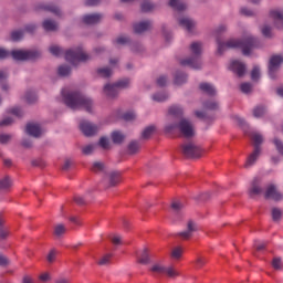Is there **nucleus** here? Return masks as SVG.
<instances>
[{
	"label": "nucleus",
	"mask_w": 283,
	"mask_h": 283,
	"mask_svg": "<svg viewBox=\"0 0 283 283\" xmlns=\"http://www.w3.org/2000/svg\"><path fill=\"white\" fill-rule=\"evenodd\" d=\"M217 44L218 54H224V50H228L229 48H239L242 50V54H244V56H249V54H251V50H253V48H258V39L253 38L252 35H248L242 40L231 39L227 42H222L220 39H217Z\"/></svg>",
	"instance_id": "1"
},
{
	"label": "nucleus",
	"mask_w": 283,
	"mask_h": 283,
	"mask_svg": "<svg viewBox=\"0 0 283 283\" xmlns=\"http://www.w3.org/2000/svg\"><path fill=\"white\" fill-rule=\"evenodd\" d=\"M62 96L65 105L71 109H78L83 107L88 114H92V107L94 103L90 97L78 92L65 93V90H62Z\"/></svg>",
	"instance_id": "2"
},
{
	"label": "nucleus",
	"mask_w": 283,
	"mask_h": 283,
	"mask_svg": "<svg viewBox=\"0 0 283 283\" xmlns=\"http://www.w3.org/2000/svg\"><path fill=\"white\" fill-rule=\"evenodd\" d=\"M191 57L180 60V65L184 67L188 65L192 70H200L202 67V43L193 42L190 44Z\"/></svg>",
	"instance_id": "3"
},
{
	"label": "nucleus",
	"mask_w": 283,
	"mask_h": 283,
	"mask_svg": "<svg viewBox=\"0 0 283 283\" xmlns=\"http://www.w3.org/2000/svg\"><path fill=\"white\" fill-rule=\"evenodd\" d=\"M178 129L185 138L193 137V125L188 119L182 118L179 124H168L165 127L166 134H171V132Z\"/></svg>",
	"instance_id": "4"
},
{
	"label": "nucleus",
	"mask_w": 283,
	"mask_h": 283,
	"mask_svg": "<svg viewBox=\"0 0 283 283\" xmlns=\"http://www.w3.org/2000/svg\"><path fill=\"white\" fill-rule=\"evenodd\" d=\"M251 140L254 143V150L253 153L248 157L245 167H251L255 165V160L260 157V153L262 151V148H260V145L264 142V138L259 133H252L250 135Z\"/></svg>",
	"instance_id": "5"
},
{
	"label": "nucleus",
	"mask_w": 283,
	"mask_h": 283,
	"mask_svg": "<svg viewBox=\"0 0 283 283\" xmlns=\"http://www.w3.org/2000/svg\"><path fill=\"white\" fill-rule=\"evenodd\" d=\"M65 61L72 65H76V63H85V61H90V55L83 52V48L78 46L65 52Z\"/></svg>",
	"instance_id": "6"
},
{
	"label": "nucleus",
	"mask_w": 283,
	"mask_h": 283,
	"mask_svg": "<svg viewBox=\"0 0 283 283\" xmlns=\"http://www.w3.org/2000/svg\"><path fill=\"white\" fill-rule=\"evenodd\" d=\"M129 87V78L119 80L115 84H106L104 86V93L108 98H116L118 96V90H125Z\"/></svg>",
	"instance_id": "7"
},
{
	"label": "nucleus",
	"mask_w": 283,
	"mask_h": 283,
	"mask_svg": "<svg viewBox=\"0 0 283 283\" xmlns=\"http://www.w3.org/2000/svg\"><path fill=\"white\" fill-rule=\"evenodd\" d=\"M11 56L14 61H34L41 56V52L36 50H13Z\"/></svg>",
	"instance_id": "8"
},
{
	"label": "nucleus",
	"mask_w": 283,
	"mask_h": 283,
	"mask_svg": "<svg viewBox=\"0 0 283 283\" xmlns=\"http://www.w3.org/2000/svg\"><path fill=\"white\" fill-rule=\"evenodd\" d=\"M181 151L186 158H200L202 149L191 143L181 145Z\"/></svg>",
	"instance_id": "9"
},
{
	"label": "nucleus",
	"mask_w": 283,
	"mask_h": 283,
	"mask_svg": "<svg viewBox=\"0 0 283 283\" xmlns=\"http://www.w3.org/2000/svg\"><path fill=\"white\" fill-rule=\"evenodd\" d=\"M151 273L155 275H168V277H176L178 272L174 268H165L161 264H155L150 268Z\"/></svg>",
	"instance_id": "10"
},
{
	"label": "nucleus",
	"mask_w": 283,
	"mask_h": 283,
	"mask_svg": "<svg viewBox=\"0 0 283 283\" xmlns=\"http://www.w3.org/2000/svg\"><path fill=\"white\" fill-rule=\"evenodd\" d=\"M283 63L282 55H272L269 62V76L270 78H275V72L280 70V65Z\"/></svg>",
	"instance_id": "11"
},
{
	"label": "nucleus",
	"mask_w": 283,
	"mask_h": 283,
	"mask_svg": "<svg viewBox=\"0 0 283 283\" xmlns=\"http://www.w3.org/2000/svg\"><path fill=\"white\" fill-rule=\"evenodd\" d=\"M80 129L82 134H84V136H87V137L95 136V134L98 133V126L85 119L80 122Z\"/></svg>",
	"instance_id": "12"
},
{
	"label": "nucleus",
	"mask_w": 283,
	"mask_h": 283,
	"mask_svg": "<svg viewBox=\"0 0 283 283\" xmlns=\"http://www.w3.org/2000/svg\"><path fill=\"white\" fill-rule=\"evenodd\" d=\"M264 198L266 200H274L275 202H280V200L283 199V196L280 191H277L275 185H270L265 190Z\"/></svg>",
	"instance_id": "13"
},
{
	"label": "nucleus",
	"mask_w": 283,
	"mask_h": 283,
	"mask_svg": "<svg viewBox=\"0 0 283 283\" xmlns=\"http://www.w3.org/2000/svg\"><path fill=\"white\" fill-rule=\"evenodd\" d=\"M229 70L237 74V76L242 77L247 72V65L240 61H232L230 63Z\"/></svg>",
	"instance_id": "14"
},
{
	"label": "nucleus",
	"mask_w": 283,
	"mask_h": 283,
	"mask_svg": "<svg viewBox=\"0 0 283 283\" xmlns=\"http://www.w3.org/2000/svg\"><path fill=\"white\" fill-rule=\"evenodd\" d=\"M102 19H103V14L92 13V14L83 15L82 21L83 23H85V25H94L96 23H101Z\"/></svg>",
	"instance_id": "15"
},
{
	"label": "nucleus",
	"mask_w": 283,
	"mask_h": 283,
	"mask_svg": "<svg viewBox=\"0 0 283 283\" xmlns=\"http://www.w3.org/2000/svg\"><path fill=\"white\" fill-rule=\"evenodd\" d=\"M25 133L33 138H39L42 134L41 126L39 124L29 123L25 127Z\"/></svg>",
	"instance_id": "16"
},
{
	"label": "nucleus",
	"mask_w": 283,
	"mask_h": 283,
	"mask_svg": "<svg viewBox=\"0 0 283 283\" xmlns=\"http://www.w3.org/2000/svg\"><path fill=\"white\" fill-rule=\"evenodd\" d=\"M199 90L203 94H207V96H216V94H218V91H216V86L207 82H202L201 84H199Z\"/></svg>",
	"instance_id": "17"
},
{
	"label": "nucleus",
	"mask_w": 283,
	"mask_h": 283,
	"mask_svg": "<svg viewBox=\"0 0 283 283\" xmlns=\"http://www.w3.org/2000/svg\"><path fill=\"white\" fill-rule=\"evenodd\" d=\"M135 34H143V32H147V30L151 29V21H143L135 23L133 25Z\"/></svg>",
	"instance_id": "18"
},
{
	"label": "nucleus",
	"mask_w": 283,
	"mask_h": 283,
	"mask_svg": "<svg viewBox=\"0 0 283 283\" xmlns=\"http://www.w3.org/2000/svg\"><path fill=\"white\" fill-rule=\"evenodd\" d=\"M42 28L45 32H56L59 30V23L52 19H46L42 22Z\"/></svg>",
	"instance_id": "19"
},
{
	"label": "nucleus",
	"mask_w": 283,
	"mask_h": 283,
	"mask_svg": "<svg viewBox=\"0 0 283 283\" xmlns=\"http://www.w3.org/2000/svg\"><path fill=\"white\" fill-rule=\"evenodd\" d=\"M187 229V231L179 233L181 240H189V238H191L193 231H197L196 223L193 221H188Z\"/></svg>",
	"instance_id": "20"
},
{
	"label": "nucleus",
	"mask_w": 283,
	"mask_h": 283,
	"mask_svg": "<svg viewBox=\"0 0 283 283\" xmlns=\"http://www.w3.org/2000/svg\"><path fill=\"white\" fill-rule=\"evenodd\" d=\"M249 193L251 197L260 196L262 193V187H260V179L254 178L251 184V188L249 189Z\"/></svg>",
	"instance_id": "21"
},
{
	"label": "nucleus",
	"mask_w": 283,
	"mask_h": 283,
	"mask_svg": "<svg viewBox=\"0 0 283 283\" xmlns=\"http://www.w3.org/2000/svg\"><path fill=\"white\" fill-rule=\"evenodd\" d=\"M179 25L185 28L187 32H192L193 28H196V22L189 18H181L179 19Z\"/></svg>",
	"instance_id": "22"
},
{
	"label": "nucleus",
	"mask_w": 283,
	"mask_h": 283,
	"mask_svg": "<svg viewBox=\"0 0 283 283\" xmlns=\"http://www.w3.org/2000/svg\"><path fill=\"white\" fill-rule=\"evenodd\" d=\"M270 17L274 19L276 28H283V13L280 10L270 11Z\"/></svg>",
	"instance_id": "23"
},
{
	"label": "nucleus",
	"mask_w": 283,
	"mask_h": 283,
	"mask_svg": "<svg viewBox=\"0 0 283 283\" xmlns=\"http://www.w3.org/2000/svg\"><path fill=\"white\" fill-rule=\"evenodd\" d=\"M182 209L185 206L180 201H174L171 203L172 214L177 217V220H180V216H182Z\"/></svg>",
	"instance_id": "24"
},
{
	"label": "nucleus",
	"mask_w": 283,
	"mask_h": 283,
	"mask_svg": "<svg viewBox=\"0 0 283 283\" xmlns=\"http://www.w3.org/2000/svg\"><path fill=\"white\" fill-rule=\"evenodd\" d=\"M169 6L172 10H177V12H185L187 10V4L180 0H169Z\"/></svg>",
	"instance_id": "25"
},
{
	"label": "nucleus",
	"mask_w": 283,
	"mask_h": 283,
	"mask_svg": "<svg viewBox=\"0 0 283 283\" xmlns=\"http://www.w3.org/2000/svg\"><path fill=\"white\" fill-rule=\"evenodd\" d=\"M137 261L139 264H149V249L145 248L140 253H138Z\"/></svg>",
	"instance_id": "26"
},
{
	"label": "nucleus",
	"mask_w": 283,
	"mask_h": 283,
	"mask_svg": "<svg viewBox=\"0 0 283 283\" xmlns=\"http://www.w3.org/2000/svg\"><path fill=\"white\" fill-rule=\"evenodd\" d=\"M41 9L46 12H52V14H55L56 17H61V9L54 4H44Z\"/></svg>",
	"instance_id": "27"
},
{
	"label": "nucleus",
	"mask_w": 283,
	"mask_h": 283,
	"mask_svg": "<svg viewBox=\"0 0 283 283\" xmlns=\"http://www.w3.org/2000/svg\"><path fill=\"white\" fill-rule=\"evenodd\" d=\"M111 138L115 145H120V143L125 140V135L118 130H115L112 133Z\"/></svg>",
	"instance_id": "28"
},
{
	"label": "nucleus",
	"mask_w": 283,
	"mask_h": 283,
	"mask_svg": "<svg viewBox=\"0 0 283 283\" xmlns=\"http://www.w3.org/2000/svg\"><path fill=\"white\" fill-rule=\"evenodd\" d=\"M168 114L170 116H175L176 118H180V116H182V107L172 105L169 107Z\"/></svg>",
	"instance_id": "29"
},
{
	"label": "nucleus",
	"mask_w": 283,
	"mask_h": 283,
	"mask_svg": "<svg viewBox=\"0 0 283 283\" xmlns=\"http://www.w3.org/2000/svg\"><path fill=\"white\" fill-rule=\"evenodd\" d=\"M120 182V172H111L109 174V187H116Z\"/></svg>",
	"instance_id": "30"
},
{
	"label": "nucleus",
	"mask_w": 283,
	"mask_h": 283,
	"mask_svg": "<svg viewBox=\"0 0 283 283\" xmlns=\"http://www.w3.org/2000/svg\"><path fill=\"white\" fill-rule=\"evenodd\" d=\"M184 83H187V74L177 72L175 75V85H182Z\"/></svg>",
	"instance_id": "31"
},
{
	"label": "nucleus",
	"mask_w": 283,
	"mask_h": 283,
	"mask_svg": "<svg viewBox=\"0 0 283 283\" xmlns=\"http://www.w3.org/2000/svg\"><path fill=\"white\" fill-rule=\"evenodd\" d=\"M112 253L105 254L104 256H102L98 261L97 264L99 266H107V264L112 263Z\"/></svg>",
	"instance_id": "32"
},
{
	"label": "nucleus",
	"mask_w": 283,
	"mask_h": 283,
	"mask_svg": "<svg viewBox=\"0 0 283 283\" xmlns=\"http://www.w3.org/2000/svg\"><path fill=\"white\" fill-rule=\"evenodd\" d=\"M24 98L29 105H32V104L36 103V99H38L36 93H34L32 91H28Z\"/></svg>",
	"instance_id": "33"
},
{
	"label": "nucleus",
	"mask_w": 283,
	"mask_h": 283,
	"mask_svg": "<svg viewBox=\"0 0 283 283\" xmlns=\"http://www.w3.org/2000/svg\"><path fill=\"white\" fill-rule=\"evenodd\" d=\"M154 132H156V127L155 126H148L144 129V132L142 133V138H144V140H147L148 138H151V134H154Z\"/></svg>",
	"instance_id": "34"
},
{
	"label": "nucleus",
	"mask_w": 283,
	"mask_h": 283,
	"mask_svg": "<svg viewBox=\"0 0 283 283\" xmlns=\"http://www.w3.org/2000/svg\"><path fill=\"white\" fill-rule=\"evenodd\" d=\"M72 69L67 65H61L57 69L59 76H70Z\"/></svg>",
	"instance_id": "35"
},
{
	"label": "nucleus",
	"mask_w": 283,
	"mask_h": 283,
	"mask_svg": "<svg viewBox=\"0 0 283 283\" xmlns=\"http://www.w3.org/2000/svg\"><path fill=\"white\" fill-rule=\"evenodd\" d=\"M265 114H266V107H264V106H256L253 109L254 118H262V116L265 115Z\"/></svg>",
	"instance_id": "36"
},
{
	"label": "nucleus",
	"mask_w": 283,
	"mask_h": 283,
	"mask_svg": "<svg viewBox=\"0 0 283 283\" xmlns=\"http://www.w3.org/2000/svg\"><path fill=\"white\" fill-rule=\"evenodd\" d=\"M12 187V179H10L9 176L4 177L3 179H0V189H10Z\"/></svg>",
	"instance_id": "37"
},
{
	"label": "nucleus",
	"mask_w": 283,
	"mask_h": 283,
	"mask_svg": "<svg viewBox=\"0 0 283 283\" xmlns=\"http://www.w3.org/2000/svg\"><path fill=\"white\" fill-rule=\"evenodd\" d=\"M97 74L102 76V78H109V76H112V69L109 67L97 69Z\"/></svg>",
	"instance_id": "38"
},
{
	"label": "nucleus",
	"mask_w": 283,
	"mask_h": 283,
	"mask_svg": "<svg viewBox=\"0 0 283 283\" xmlns=\"http://www.w3.org/2000/svg\"><path fill=\"white\" fill-rule=\"evenodd\" d=\"M202 105L205 109H210V112H216L219 107L218 102H213V101L203 102Z\"/></svg>",
	"instance_id": "39"
},
{
	"label": "nucleus",
	"mask_w": 283,
	"mask_h": 283,
	"mask_svg": "<svg viewBox=\"0 0 283 283\" xmlns=\"http://www.w3.org/2000/svg\"><path fill=\"white\" fill-rule=\"evenodd\" d=\"M169 98V95L167 93H156L153 95V101H156L157 103H163Z\"/></svg>",
	"instance_id": "40"
},
{
	"label": "nucleus",
	"mask_w": 283,
	"mask_h": 283,
	"mask_svg": "<svg viewBox=\"0 0 283 283\" xmlns=\"http://www.w3.org/2000/svg\"><path fill=\"white\" fill-rule=\"evenodd\" d=\"M138 149H140V144H138V142H130L128 144V154H137Z\"/></svg>",
	"instance_id": "41"
},
{
	"label": "nucleus",
	"mask_w": 283,
	"mask_h": 283,
	"mask_svg": "<svg viewBox=\"0 0 283 283\" xmlns=\"http://www.w3.org/2000/svg\"><path fill=\"white\" fill-rule=\"evenodd\" d=\"M65 231H67V229L61 223L54 227V235H56L57 238H61V235H63Z\"/></svg>",
	"instance_id": "42"
},
{
	"label": "nucleus",
	"mask_w": 283,
	"mask_h": 283,
	"mask_svg": "<svg viewBox=\"0 0 283 283\" xmlns=\"http://www.w3.org/2000/svg\"><path fill=\"white\" fill-rule=\"evenodd\" d=\"M94 149H96V145L88 144L82 148V154H84V156H90L94 153Z\"/></svg>",
	"instance_id": "43"
},
{
	"label": "nucleus",
	"mask_w": 283,
	"mask_h": 283,
	"mask_svg": "<svg viewBox=\"0 0 283 283\" xmlns=\"http://www.w3.org/2000/svg\"><path fill=\"white\" fill-rule=\"evenodd\" d=\"M156 6L149 1H144L142 3V12H151Z\"/></svg>",
	"instance_id": "44"
},
{
	"label": "nucleus",
	"mask_w": 283,
	"mask_h": 283,
	"mask_svg": "<svg viewBox=\"0 0 283 283\" xmlns=\"http://www.w3.org/2000/svg\"><path fill=\"white\" fill-rule=\"evenodd\" d=\"M282 218V210L280 208L272 209V219L274 222L280 221Z\"/></svg>",
	"instance_id": "45"
},
{
	"label": "nucleus",
	"mask_w": 283,
	"mask_h": 283,
	"mask_svg": "<svg viewBox=\"0 0 283 283\" xmlns=\"http://www.w3.org/2000/svg\"><path fill=\"white\" fill-rule=\"evenodd\" d=\"M49 52H51L53 56H61V54H63V49H61L59 45H51L49 48Z\"/></svg>",
	"instance_id": "46"
},
{
	"label": "nucleus",
	"mask_w": 283,
	"mask_h": 283,
	"mask_svg": "<svg viewBox=\"0 0 283 283\" xmlns=\"http://www.w3.org/2000/svg\"><path fill=\"white\" fill-rule=\"evenodd\" d=\"M240 90L243 92V94H250V92L253 90V85L251 83H242L240 85Z\"/></svg>",
	"instance_id": "47"
},
{
	"label": "nucleus",
	"mask_w": 283,
	"mask_h": 283,
	"mask_svg": "<svg viewBox=\"0 0 283 283\" xmlns=\"http://www.w3.org/2000/svg\"><path fill=\"white\" fill-rule=\"evenodd\" d=\"M22 39H23V31L18 30V31H12L11 32V40L21 41Z\"/></svg>",
	"instance_id": "48"
},
{
	"label": "nucleus",
	"mask_w": 283,
	"mask_h": 283,
	"mask_svg": "<svg viewBox=\"0 0 283 283\" xmlns=\"http://www.w3.org/2000/svg\"><path fill=\"white\" fill-rule=\"evenodd\" d=\"M92 171H95V174H98V171H103L105 169V164L104 163H94L92 166Z\"/></svg>",
	"instance_id": "49"
},
{
	"label": "nucleus",
	"mask_w": 283,
	"mask_h": 283,
	"mask_svg": "<svg viewBox=\"0 0 283 283\" xmlns=\"http://www.w3.org/2000/svg\"><path fill=\"white\" fill-rule=\"evenodd\" d=\"M171 258L174 260H180L182 258V248H175L171 252Z\"/></svg>",
	"instance_id": "50"
},
{
	"label": "nucleus",
	"mask_w": 283,
	"mask_h": 283,
	"mask_svg": "<svg viewBox=\"0 0 283 283\" xmlns=\"http://www.w3.org/2000/svg\"><path fill=\"white\" fill-rule=\"evenodd\" d=\"M195 116H197V118H201L202 120H213V117H209L207 116V113L201 112V111H196L195 112Z\"/></svg>",
	"instance_id": "51"
},
{
	"label": "nucleus",
	"mask_w": 283,
	"mask_h": 283,
	"mask_svg": "<svg viewBox=\"0 0 283 283\" xmlns=\"http://www.w3.org/2000/svg\"><path fill=\"white\" fill-rule=\"evenodd\" d=\"M273 143H274L275 148H276V150L279 151V154H280L281 156H283V143H282V140H280V139H277V138H274V139H273Z\"/></svg>",
	"instance_id": "52"
},
{
	"label": "nucleus",
	"mask_w": 283,
	"mask_h": 283,
	"mask_svg": "<svg viewBox=\"0 0 283 283\" xmlns=\"http://www.w3.org/2000/svg\"><path fill=\"white\" fill-rule=\"evenodd\" d=\"M251 78H252L253 81H259V80H260V66H254V67L252 69Z\"/></svg>",
	"instance_id": "53"
},
{
	"label": "nucleus",
	"mask_w": 283,
	"mask_h": 283,
	"mask_svg": "<svg viewBox=\"0 0 283 283\" xmlns=\"http://www.w3.org/2000/svg\"><path fill=\"white\" fill-rule=\"evenodd\" d=\"M272 266L275 269V271H280L282 269V259L281 258H274L272 260Z\"/></svg>",
	"instance_id": "54"
},
{
	"label": "nucleus",
	"mask_w": 283,
	"mask_h": 283,
	"mask_svg": "<svg viewBox=\"0 0 283 283\" xmlns=\"http://www.w3.org/2000/svg\"><path fill=\"white\" fill-rule=\"evenodd\" d=\"M115 45H126V43H129V38L119 36L115 41H113Z\"/></svg>",
	"instance_id": "55"
},
{
	"label": "nucleus",
	"mask_w": 283,
	"mask_h": 283,
	"mask_svg": "<svg viewBox=\"0 0 283 283\" xmlns=\"http://www.w3.org/2000/svg\"><path fill=\"white\" fill-rule=\"evenodd\" d=\"M98 145L102 149H109V139L107 137H101Z\"/></svg>",
	"instance_id": "56"
},
{
	"label": "nucleus",
	"mask_w": 283,
	"mask_h": 283,
	"mask_svg": "<svg viewBox=\"0 0 283 283\" xmlns=\"http://www.w3.org/2000/svg\"><path fill=\"white\" fill-rule=\"evenodd\" d=\"M261 32H262L263 36H265V39H271V36H272L271 27L264 25V27L261 29Z\"/></svg>",
	"instance_id": "57"
},
{
	"label": "nucleus",
	"mask_w": 283,
	"mask_h": 283,
	"mask_svg": "<svg viewBox=\"0 0 283 283\" xmlns=\"http://www.w3.org/2000/svg\"><path fill=\"white\" fill-rule=\"evenodd\" d=\"M9 114H12L13 116H17L18 118H21V116H23V111H21V108H19V107H14L9 111Z\"/></svg>",
	"instance_id": "58"
},
{
	"label": "nucleus",
	"mask_w": 283,
	"mask_h": 283,
	"mask_svg": "<svg viewBox=\"0 0 283 283\" xmlns=\"http://www.w3.org/2000/svg\"><path fill=\"white\" fill-rule=\"evenodd\" d=\"M122 118L126 122L134 120L136 118V114L134 112L125 113Z\"/></svg>",
	"instance_id": "59"
},
{
	"label": "nucleus",
	"mask_w": 283,
	"mask_h": 283,
	"mask_svg": "<svg viewBox=\"0 0 283 283\" xmlns=\"http://www.w3.org/2000/svg\"><path fill=\"white\" fill-rule=\"evenodd\" d=\"M207 264V259L202 258V256H199L197 260H196V268L197 269H202V266Z\"/></svg>",
	"instance_id": "60"
},
{
	"label": "nucleus",
	"mask_w": 283,
	"mask_h": 283,
	"mask_svg": "<svg viewBox=\"0 0 283 283\" xmlns=\"http://www.w3.org/2000/svg\"><path fill=\"white\" fill-rule=\"evenodd\" d=\"M157 85L159 87H165V85H167V76L161 75L157 78Z\"/></svg>",
	"instance_id": "61"
},
{
	"label": "nucleus",
	"mask_w": 283,
	"mask_h": 283,
	"mask_svg": "<svg viewBox=\"0 0 283 283\" xmlns=\"http://www.w3.org/2000/svg\"><path fill=\"white\" fill-rule=\"evenodd\" d=\"M14 120L12 117H7L0 122V127H7L8 125H12Z\"/></svg>",
	"instance_id": "62"
},
{
	"label": "nucleus",
	"mask_w": 283,
	"mask_h": 283,
	"mask_svg": "<svg viewBox=\"0 0 283 283\" xmlns=\"http://www.w3.org/2000/svg\"><path fill=\"white\" fill-rule=\"evenodd\" d=\"M254 247L256 251H264L266 249V243L265 242H255Z\"/></svg>",
	"instance_id": "63"
},
{
	"label": "nucleus",
	"mask_w": 283,
	"mask_h": 283,
	"mask_svg": "<svg viewBox=\"0 0 283 283\" xmlns=\"http://www.w3.org/2000/svg\"><path fill=\"white\" fill-rule=\"evenodd\" d=\"M10 138H12V136L6 135V134H0V143H1V145H6V143H8L10 140Z\"/></svg>",
	"instance_id": "64"
}]
</instances>
